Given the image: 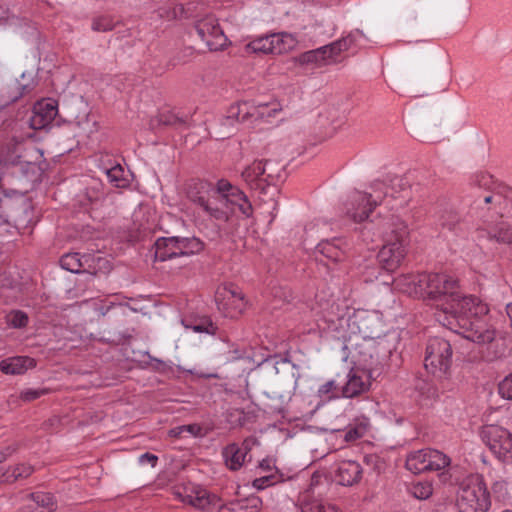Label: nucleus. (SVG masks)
I'll use <instances>...</instances> for the list:
<instances>
[{
    "label": "nucleus",
    "mask_w": 512,
    "mask_h": 512,
    "mask_svg": "<svg viewBox=\"0 0 512 512\" xmlns=\"http://www.w3.org/2000/svg\"><path fill=\"white\" fill-rule=\"evenodd\" d=\"M217 512H236V510L232 506L231 502H228L226 504L220 505Z\"/></svg>",
    "instance_id": "nucleus-64"
},
{
    "label": "nucleus",
    "mask_w": 512,
    "mask_h": 512,
    "mask_svg": "<svg viewBox=\"0 0 512 512\" xmlns=\"http://www.w3.org/2000/svg\"><path fill=\"white\" fill-rule=\"evenodd\" d=\"M346 382L342 383L341 393L345 398H353L368 390V384L363 381L351 369L345 376Z\"/></svg>",
    "instance_id": "nucleus-29"
},
{
    "label": "nucleus",
    "mask_w": 512,
    "mask_h": 512,
    "mask_svg": "<svg viewBox=\"0 0 512 512\" xmlns=\"http://www.w3.org/2000/svg\"><path fill=\"white\" fill-rule=\"evenodd\" d=\"M423 273H407L400 274L397 277L392 278V284L394 288L399 290L402 293H406L408 295H417L421 297L420 284L418 280Z\"/></svg>",
    "instance_id": "nucleus-27"
},
{
    "label": "nucleus",
    "mask_w": 512,
    "mask_h": 512,
    "mask_svg": "<svg viewBox=\"0 0 512 512\" xmlns=\"http://www.w3.org/2000/svg\"><path fill=\"white\" fill-rule=\"evenodd\" d=\"M217 195L223 202L225 208L231 210L232 214L238 211L243 218H249L253 214V206L247 195L227 179H220L216 184Z\"/></svg>",
    "instance_id": "nucleus-10"
},
{
    "label": "nucleus",
    "mask_w": 512,
    "mask_h": 512,
    "mask_svg": "<svg viewBox=\"0 0 512 512\" xmlns=\"http://www.w3.org/2000/svg\"><path fill=\"white\" fill-rule=\"evenodd\" d=\"M385 244L376 256L377 267L371 270H383L388 273L395 272L403 263L410 243L408 225L399 217L392 216L385 223ZM370 269V267H367Z\"/></svg>",
    "instance_id": "nucleus-2"
},
{
    "label": "nucleus",
    "mask_w": 512,
    "mask_h": 512,
    "mask_svg": "<svg viewBox=\"0 0 512 512\" xmlns=\"http://www.w3.org/2000/svg\"><path fill=\"white\" fill-rule=\"evenodd\" d=\"M347 326L352 333L361 338L381 339L384 325L380 315L375 311L355 310L347 319Z\"/></svg>",
    "instance_id": "nucleus-12"
},
{
    "label": "nucleus",
    "mask_w": 512,
    "mask_h": 512,
    "mask_svg": "<svg viewBox=\"0 0 512 512\" xmlns=\"http://www.w3.org/2000/svg\"><path fill=\"white\" fill-rule=\"evenodd\" d=\"M194 29L210 51L221 50L226 45L227 37L214 15L209 14L195 21Z\"/></svg>",
    "instance_id": "nucleus-14"
},
{
    "label": "nucleus",
    "mask_w": 512,
    "mask_h": 512,
    "mask_svg": "<svg viewBox=\"0 0 512 512\" xmlns=\"http://www.w3.org/2000/svg\"><path fill=\"white\" fill-rule=\"evenodd\" d=\"M499 394L508 400H512V373L507 375L498 385Z\"/></svg>",
    "instance_id": "nucleus-53"
},
{
    "label": "nucleus",
    "mask_w": 512,
    "mask_h": 512,
    "mask_svg": "<svg viewBox=\"0 0 512 512\" xmlns=\"http://www.w3.org/2000/svg\"><path fill=\"white\" fill-rule=\"evenodd\" d=\"M479 239H487L498 244H512V225L505 221L488 224L477 229Z\"/></svg>",
    "instance_id": "nucleus-20"
},
{
    "label": "nucleus",
    "mask_w": 512,
    "mask_h": 512,
    "mask_svg": "<svg viewBox=\"0 0 512 512\" xmlns=\"http://www.w3.org/2000/svg\"><path fill=\"white\" fill-rule=\"evenodd\" d=\"M202 209L210 217L222 222H228L234 215L231 213V210L227 208L223 209L218 207L217 205H213V202L211 200L207 202L204 206H202Z\"/></svg>",
    "instance_id": "nucleus-43"
},
{
    "label": "nucleus",
    "mask_w": 512,
    "mask_h": 512,
    "mask_svg": "<svg viewBox=\"0 0 512 512\" xmlns=\"http://www.w3.org/2000/svg\"><path fill=\"white\" fill-rule=\"evenodd\" d=\"M177 496L184 504H188L203 512H211L219 505L220 497L200 485L185 487L183 492H177Z\"/></svg>",
    "instance_id": "nucleus-17"
},
{
    "label": "nucleus",
    "mask_w": 512,
    "mask_h": 512,
    "mask_svg": "<svg viewBox=\"0 0 512 512\" xmlns=\"http://www.w3.org/2000/svg\"><path fill=\"white\" fill-rule=\"evenodd\" d=\"M503 200V197L501 194H492L490 192H483L481 195H478L474 201V204L477 207H482L483 204L489 205V204H500Z\"/></svg>",
    "instance_id": "nucleus-50"
},
{
    "label": "nucleus",
    "mask_w": 512,
    "mask_h": 512,
    "mask_svg": "<svg viewBox=\"0 0 512 512\" xmlns=\"http://www.w3.org/2000/svg\"><path fill=\"white\" fill-rule=\"evenodd\" d=\"M270 38L272 45L274 46L273 54L275 55L283 54L294 46V38L289 33H272L270 34Z\"/></svg>",
    "instance_id": "nucleus-36"
},
{
    "label": "nucleus",
    "mask_w": 512,
    "mask_h": 512,
    "mask_svg": "<svg viewBox=\"0 0 512 512\" xmlns=\"http://www.w3.org/2000/svg\"><path fill=\"white\" fill-rule=\"evenodd\" d=\"M182 323L186 328L191 329L196 333H207L210 335H215L216 331L218 330V327L208 316L184 319Z\"/></svg>",
    "instance_id": "nucleus-31"
},
{
    "label": "nucleus",
    "mask_w": 512,
    "mask_h": 512,
    "mask_svg": "<svg viewBox=\"0 0 512 512\" xmlns=\"http://www.w3.org/2000/svg\"><path fill=\"white\" fill-rule=\"evenodd\" d=\"M37 362L29 356H13L0 361V371L7 375H22L36 366Z\"/></svg>",
    "instance_id": "nucleus-24"
},
{
    "label": "nucleus",
    "mask_w": 512,
    "mask_h": 512,
    "mask_svg": "<svg viewBox=\"0 0 512 512\" xmlns=\"http://www.w3.org/2000/svg\"><path fill=\"white\" fill-rule=\"evenodd\" d=\"M216 187L206 180L191 179L186 184L188 199L202 208L207 202L217 195Z\"/></svg>",
    "instance_id": "nucleus-18"
},
{
    "label": "nucleus",
    "mask_w": 512,
    "mask_h": 512,
    "mask_svg": "<svg viewBox=\"0 0 512 512\" xmlns=\"http://www.w3.org/2000/svg\"><path fill=\"white\" fill-rule=\"evenodd\" d=\"M52 392L50 388H27L20 392L19 398L23 402H32L36 399H39L42 396L48 395Z\"/></svg>",
    "instance_id": "nucleus-46"
},
{
    "label": "nucleus",
    "mask_w": 512,
    "mask_h": 512,
    "mask_svg": "<svg viewBox=\"0 0 512 512\" xmlns=\"http://www.w3.org/2000/svg\"><path fill=\"white\" fill-rule=\"evenodd\" d=\"M121 20H115L110 14H97L91 18V30L98 33L113 31L121 24Z\"/></svg>",
    "instance_id": "nucleus-32"
},
{
    "label": "nucleus",
    "mask_w": 512,
    "mask_h": 512,
    "mask_svg": "<svg viewBox=\"0 0 512 512\" xmlns=\"http://www.w3.org/2000/svg\"><path fill=\"white\" fill-rule=\"evenodd\" d=\"M410 81L413 84H424L430 79L428 71L424 67H415L410 72Z\"/></svg>",
    "instance_id": "nucleus-52"
},
{
    "label": "nucleus",
    "mask_w": 512,
    "mask_h": 512,
    "mask_svg": "<svg viewBox=\"0 0 512 512\" xmlns=\"http://www.w3.org/2000/svg\"><path fill=\"white\" fill-rule=\"evenodd\" d=\"M242 178L248 183L252 189H260L263 193H266L265 186L260 182L255 172L250 166H247L242 172Z\"/></svg>",
    "instance_id": "nucleus-48"
},
{
    "label": "nucleus",
    "mask_w": 512,
    "mask_h": 512,
    "mask_svg": "<svg viewBox=\"0 0 512 512\" xmlns=\"http://www.w3.org/2000/svg\"><path fill=\"white\" fill-rule=\"evenodd\" d=\"M492 176L489 174H481L476 176V184L479 188L487 186L491 182Z\"/></svg>",
    "instance_id": "nucleus-60"
},
{
    "label": "nucleus",
    "mask_w": 512,
    "mask_h": 512,
    "mask_svg": "<svg viewBox=\"0 0 512 512\" xmlns=\"http://www.w3.org/2000/svg\"><path fill=\"white\" fill-rule=\"evenodd\" d=\"M273 47L270 35L261 36L247 45L254 53L262 54H273Z\"/></svg>",
    "instance_id": "nucleus-44"
},
{
    "label": "nucleus",
    "mask_w": 512,
    "mask_h": 512,
    "mask_svg": "<svg viewBox=\"0 0 512 512\" xmlns=\"http://www.w3.org/2000/svg\"><path fill=\"white\" fill-rule=\"evenodd\" d=\"M277 112V108H271L268 104L240 101L229 107L226 119L236 120L238 123L254 124L256 122L268 121Z\"/></svg>",
    "instance_id": "nucleus-11"
},
{
    "label": "nucleus",
    "mask_w": 512,
    "mask_h": 512,
    "mask_svg": "<svg viewBox=\"0 0 512 512\" xmlns=\"http://www.w3.org/2000/svg\"><path fill=\"white\" fill-rule=\"evenodd\" d=\"M34 472V467L28 464H18L14 467L13 479H9L8 483H14L19 479H26Z\"/></svg>",
    "instance_id": "nucleus-51"
},
{
    "label": "nucleus",
    "mask_w": 512,
    "mask_h": 512,
    "mask_svg": "<svg viewBox=\"0 0 512 512\" xmlns=\"http://www.w3.org/2000/svg\"><path fill=\"white\" fill-rule=\"evenodd\" d=\"M295 62L301 66H322L336 63L329 44L301 53L295 57Z\"/></svg>",
    "instance_id": "nucleus-22"
},
{
    "label": "nucleus",
    "mask_w": 512,
    "mask_h": 512,
    "mask_svg": "<svg viewBox=\"0 0 512 512\" xmlns=\"http://www.w3.org/2000/svg\"><path fill=\"white\" fill-rule=\"evenodd\" d=\"M112 308H114V304L113 303H111L109 305L102 304V305H100L97 308V311H98V313L100 315L105 316L109 312V310L112 309Z\"/></svg>",
    "instance_id": "nucleus-63"
},
{
    "label": "nucleus",
    "mask_w": 512,
    "mask_h": 512,
    "mask_svg": "<svg viewBox=\"0 0 512 512\" xmlns=\"http://www.w3.org/2000/svg\"><path fill=\"white\" fill-rule=\"evenodd\" d=\"M445 305L443 312L436 313L440 324L473 343L486 346L488 361L504 356V348H499L503 341L496 338V330L490 324L487 303L462 292L451 304Z\"/></svg>",
    "instance_id": "nucleus-1"
},
{
    "label": "nucleus",
    "mask_w": 512,
    "mask_h": 512,
    "mask_svg": "<svg viewBox=\"0 0 512 512\" xmlns=\"http://www.w3.org/2000/svg\"><path fill=\"white\" fill-rule=\"evenodd\" d=\"M236 512H259L262 508V499L257 495H249L241 499L230 501Z\"/></svg>",
    "instance_id": "nucleus-35"
},
{
    "label": "nucleus",
    "mask_w": 512,
    "mask_h": 512,
    "mask_svg": "<svg viewBox=\"0 0 512 512\" xmlns=\"http://www.w3.org/2000/svg\"><path fill=\"white\" fill-rule=\"evenodd\" d=\"M273 467H274V463L271 458L262 459L259 463V468L266 472L271 471Z\"/></svg>",
    "instance_id": "nucleus-61"
},
{
    "label": "nucleus",
    "mask_w": 512,
    "mask_h": 512,
    "mask_svg": "<svg viewBox=\"0 0 512 512\" xmlns=\"http://www.w3.org/2000/svg\"><path fill=\"white\" fill-rule=\"evenodd\" d=\"M26 88H27L26 85H22L21 83H19L16 80V82H15V89H16L17 92L14 95L11 96V101L15 102L18 99H20L24 95V91L26 90Z\"/></svg>",
    "instance_id": "nucleus-59"
},
{
    "label": "nucleus",
    "mask_w": 512,
    "mask_h": 512,
    "mask_svg": "<svg viewBox=\"0 0 512 512\" xmlns=\"http://www.w3.org/2000/svg\"><path fill=\"white\" fill-rule=\"evenodd\" d=\"M251 169L255 172L256 176L259 178L260 182L265 186V181L262 178H265V161L258 160L254 161L251 165H249Z\"/></svg>",
    "instance_id": "nucleus-55"
},
{
    "label": "nucleus",
    "mask_w": 512,
    "mask_h": 512,
    "mask_svg": "<svg viewBox=\"0 0 512 512\" xmlns=\"http://www.w3.org/2000/svg\"><path fill=\"white\" fill-rule=\"evenodd\" d=\"M480 437L496 458L506 465H512V433L496 424L481 428Z\"/></svg>",
    "instance_id": "nucleus-7"
},
{
    "label": "nucleus",
    "mask_w": 512,
    "mask_h": 512,
    "mask_svg": "<svg viewBox=\"0 0 512 512\" xmlns=\"http://www.w3.org/2000/svg\"><path fill=\"white\" fill-rule=\"evenodd\" d=\"M149 359H150V365L153 370L160 372V373H165L168 370V365L163 360L152 357L150 355H149Z\"/></svg>",
    "instance_id": "nucleus-57"
},
{
    "label": "nucleus",
    "mask_w": 512,
    "mask_h": 512,
    "mask_svg": "<svg viewBox=\"0 0 512 512\" xmlns=\"http://www.w3.org/2000/svg\"><path fill=\"white\" fill-rule=\"evenodd\" d=\"M62 119L58 115V102L53 98L37 101L30 118V126L34 130L51 129L60 126Z\"/></svg>",
    "instance_id": "nucleus-15"
},
{
    "label": "nucleus",
    "mask_w": 512,
    "mask_h": 512,
    "mask_svg": "<svg viewBox=\"0 0 512 512\" xmlns=\"http://www.w3.org/2000/svg\"><path fill=\"white\" fill-rule=\"evenodd\" d=\"M361 465L352 460L343 461L338 465L335 473V481L342 486H353L362 479Z\"/></svg>",
    "instance_id": "nucleus-23"
},
{
    "label": "nucleus",
    "mask_w": 512,
    "mask_h": 512,
    "mask_svg": "<svg viewBox=\"0 0 512 512\" xmlns=\"http://www.w3.org/2000/svg\"><path fill=\"white\" fill-rule=\"evenodd\" d=\"M28 316L21 310H14L10 313L8 323L13 328H24L28 324Z\"/></svg>",
    "instance_id": "nucleus-49"
},
{
    "label": "nucleus",
    "mask_w": 512,
    "mask_h": 512,
    "mask_svg": "<svg viewBox=\"0 0 512 512\" xmlns=\"http://www.w3.org/2000/svg\"><path fill=\"white\" fill-rule=\"evenodd\" d=\"M385 236V230L380 227L375 230V224L372 220L366 221L360 229V237L366 243L375 242L377 238Z\"/></svg>",
    "instance_id": "nucleus-42"
},
{
    "label": "nucleus",
    "mask_w": 512,
    "mask_h": 512,
    "mask_svg": "<svg viewBox=\"0 0 512 512\" xmlns=\"http://www.w3.org/2000/svg\"><path fill=\"white\" fill-rule=\"evenodd\" d=\"M453 349L448 340L442 337L428 339L425 349L424 367L433 376L443 379L450 374Z\"/></svg>",
    "instance_id": "nucleus-6"
},
{
    "label": "nucleus",
    "mask_w": 512,
    "mask_h": 512,
    "mask_svg": "<svg viewBox=\"0 0 512 512\" xmlns=\"http://www.w3.org/2000/svg\"><path fill=\"white\" fill-rule=\"evenodd\" d=\"M205 248V243L198 237H180V249L183 256L199 254Z\"/></svg>",
    "instance_id": "nucleus-40"
},
{
    "label": "nucleus",
    "mask_w": 512,
    "mask_h": 512,
    "mask_svg": "<svg viewBox=\"0 0 512 512\" xmlns=\"http://www.w3.org/2000/svg\"><path fill=\"white\" fill-rule=\"evenodd\" d=\"M435 223L441 229L460 235L467 229L463 214L456 208L455 203L448 196H440L432 206Z\"/></svg>",
    "instance_id": "nucleus-9"
},
{
    "label": "nucleus",
    "mask_w": 512,
    "mask_h": 512,
    "mask_svg": "<svg viewBox=\"0 0 512 512\" xmlns=\"http://www.w3.org/2000/svg\"><path fill=\"white\" fill-rule=\"evenodd\" d=\"M138 462L141 465L149 464L151 467H155L158 462V456L153 453L146 452L139 456Z\"/></svg>",
    "instance_id": "nucleus-56"
},
{
    "label": "nucleus",
    "mask_w": 512,
    "mask_h": 512,
    "mask_svg": "<svg viewBox=\"0 0 512 512\" xmlns=\"http://www.w3.org/2000/svg\"><path fill=\"white\" fill-rule=\"evenodd\" d=\"M418 283L421 298L435 302L438 312H443L445 304H451L462 293L459 279L447 273L423 272Z\"/></svg>",
    "instance_id": "nucleus-3"
},
{
    "label": "nucleus",
    "mask_w": 512,
    "mask_h": 512,
    "mask_svg": "<svg viewBox=\"0 0 512 512\" xmlns=\"http://www.w3.org/2000/svg\"><path fill=\"white\" fill-rule=\"evenodd\" d=\"M371 427L370 419L366 416L356 417L344 430V440L354 442L364 437Z\"/></svg>",
    "instance_id": "nucleus-30"
},
{
    "label": "nucleus",
    "mask_w": 512,
    "mask_h": 512,
    "mask_svg": "<svg viewBox=\"0 0 512 512\" xmlns=\"http://www.w3.org/2000/svg\"><path fill=\"white\" fill-rule=\"evenodd\" d=\"M190 117L188 115L180 116L172 111L160 112L155 119L151 120V127H171L174 129H186L189 127Z\"/></svg>",
    "instance_id": "nucleus-26"
},
{
    "label": "nucleus",
    "mask_w": 512,
    "mask_h": 512,
    "mask_svg": "<svg viewBox=\"0 0 512 512\" xmlns=\"http://www.w3.org/2000/svg\"><path fill=\"white\" fill-rule=\"evenodd\" d=\"M342 382L337 380H329L320 386L318 392L321 395H328L329 393H338L341 391Z\"/></svg>",
    "instance_id": "nucleus-54"
},
{
    "label": "nucleus",
    "mask_w": 512,
    "mask_h": 512,
    "mask_svg": "<svg viewBox=\"0 0 512 512\" xmlns=\"http://www.w3.org/2000/svg\"><path fill=\"white\" fill-rule=\"evenodd\" d=\"M361 38H364L363 32L359 29H355L347 36L330 43L329 45L336 63L338 62V57L342 52L350 49H357L359 47L358 41Z\"/></svg>",
    "instance_id": "nucleus-28"
},
{
    "label": "nucleus",
    "mask_w": 512,
    "mask_h": 512,
    "mask_svg": "<svg viewBox=\"0 0 512 512\" xmlns=\"http://www.w3.org/2000/svg\"><path fill=\"white\" fill-rule=\"evenodd\" d=\"M302 512H338V508L329 503L313 500L303 505Z\"/></svg>",
    "instance_id": "nucleus-47"
},
{
    "label": "nucleus",
    "mask_w": 512,
    "mask_h": 512,
    "mask_svg": "<svg viewBox=\"0 0 512 512\" xmlns=\"http://www.w3.org/2000/svg\"><path fill=\"white\" fill-rule=\"evenodd\" d=\"M451 459L443 452L424 448L410 452L405 461V468L411 473L435 472L445 469L450 465Z\"/></svg>",
    "instance_id": "nucleus-8"
},
{
    "label": "nucleus",
    "mask_w": 512,
    "mask_h": 512,
    "mask_svg": "<svg viewBox=\"0 0 512 512\" xmlns=\"http://www.w3.org/2000/svg\"><path fill=\"white\" fill-rule=\"evenodd\" d=\"M283 474L278 470L274 474L262 476L253 480L252 485L257 490H263L269 486H272L278 482H283Z\"/></svg>",
    "instance_id": "nucleus-45"
},
{
    "label": "nucleus",
    "mask_w": 512,
    "mask_h": 512,
    "mask_svg": "<svg viewBox=\"0 0 512 512\" xmlns=\"http://www.w3.org/2000/svg\"><path fill=\"white\" fill-rule=\"evenodd\" d=\"M83 259L84 254L81 255L78 252H69L61 256L59 264L61 268L66 271L81 274L83 272Z\"/></svg>",
    "instance_id": "nucleus-34"
},
{
    "label": "nucleus",
    "mask_w": 512,
    "mask_h": 512,
    "mask_svg": "<svg viewBox=\"0 0 512 512\" xmlns=\"http://www.w3.org/2000/svg\"><path fill=\"white\" fill-rule=\"evenodd\" d=\"M83 261V272L90 276L100 277L107 275L112 270V264L110 260L104 256H100L93 253L84 254Z\"/></svg>",
    "instance_id": "nucleus-25"
},
{
    "label": "nucleus",
    "mask_w": 512,
    "mask_h": 512,
    "mask_svg": "<svg viewBox=\"0 0 512 512\" xmlns=\"http://www.w3.org/2000/svg\"><path fill=\"white\" fill-rule=\"evenodd\" d=\"M371 188L381 195L382 201L388 197L400 200L399 206L405 205L410 198L411 184L407 176H387L384 181H374Z\"/></svg>",
    "instance_id": "nucleus-13"
},
{
    "label": "nucleus",
    "mask_w": 512,
    "mask_h": 512,
    "mask_svg": "<svg viewBox=\"0 0 512 512\" xmlns=\"http://www.w3.org/2000/svg\"><path fill=\"white\" fill-rule=\"evenodd\" d=\"M108 181L116 188H126L130 185V180L125 175L124 168L120 164H115L105 170Z\"/></svg>",
    "instance_id": "nucleus-37"
},
{
    "label": "nucleus",
    "mask_w": 512,
    "mask_h": 512,
    "mask_svg": "<svg viewBox=\"0 0 512 512\" xmlns=\"http://www.w3.org/2000/svg\"><path fill=\"white\" fill-rule=\"evenodd\" d=\"M490 506V493L482 475H470L460 484L456 497L458 512H487Z\"/></svg>",
    "instance_id": "nucleus-4"
},
{
    "label": "nucleus",
    "mask_w": 512,
    "mask_h": 512,
    "mask_svg": "<svg viewBox=\"0 0 512 512\" xmlns=\"http://www.w3.org/2000/svg\"><path fill=\"white\" fill-rule=\"evenodd\" d=\"M28 498L37 504V506L46 509L48 512H54L57 509V500L54 494L50 492H32Z\"/></svg>",
    "instance_id": "nucleus-39"
},
{
    "label": "nucleus",
    "mask_w": 512,
    "mask_h": 512,
    "mask_svg": "<svg viewBox=\"0 0 512 512\" xmlns=\"http://www.w3.org/2000/svg\"><path fill=\"white\" fill-rule=\"evenodd\" d=\"M184 434L183 425L174 427L170 430L169 435L175 438H181Z\"/></svg>",
    "instance_id": "nucleus-62"
},
{
    "label": "nucleus",
    "mask_w": 512,
    "mask_h": 512,
    "mask_svg": "<svg viewBox=\"0 0 512 512\" xmlns=\"http://www.w3.org/2000/svg\"><path fill=\"white\" fill-rule=\"evenodd\" d=\"M407 493L418 500H426L433 493L432 483L429 481H414L407 485Z\"/></svg>",
    "instance_id": "nucleus-38"
},
{
    "label": "nucleus",
    "mask_w": 512,
    "mask_h": 512,
    "mask_svg": "<svg viewBox=\"0 0 512 512\" xmlns=\"http://www.w3.org/2000/svg\"><path fill=\"white\" fill-rule=\"evenodd\" d=\"M335 241V239L332 241L323 240L316 246V250L327 259L338 262L342 259L343 252L338 245L335 244Z\"/></svg>",
    "instance_id": "nucleus-41"
},
{
    "label": "nucleus",
    "mask_w": 512,
    "mask_h": 512,
    "mask_svg": "<svg viewBox=\"0 0 512 512\" xmlns=\"http://www.w3.org/2000/svg\"><path fill=\"white\" fill-rule=\"evenodd\" d=\"M265 187L269 185L276 186L279 182H282L285 177L284 166L273 160H265Z\"/></svg>",
    "instance_id": "nucleus-33"
},
{
    "label": "nucleus",
    "mask_w": 512,
    "mask_h": 512,
    "mask_svg": "<svg viewBox=\"0 0 512 512\" xmlns=\"http://www.w3.org/2000/svg\"><path fill=\"white\" fill-rule=\"evenodd\" d=\"M155 259L160 262L182 257L183 252L180 249V236L159 237L154 243Z\"/></svg>",
    "instance_id": "nucleus-21"
},
{
    "label": "nucleus",
    "mask_w": 512,
    "mask_h": 512,
    "mask_svg": "<svg viewBox=\"0 0 512 512\" xmlns=\"http://www.w3.org/2000/svg\"><path fill=\"white\" fill-rule=\"evenodd\" d=\"M387 344L384 339L361 338L354 346V362L371 377L379 376L391 353Z\"/></svg>",
    "instance_id": "nucleus-5"
},
{
    "label": "nucleus",
    "mask_w": 512,
    "mask_h": 512,
    "mask_svg": "<svg viewBox=\"0 0 512 512\" xmlns=\"http://www.w3.org/2000/svg\"><path fill=\"white\" fill-rule=\"evenodd\" d=\"M184 433H189L194 437L203 436V428L197 423L183 425Z\"/></svg>",
    "instance_id": "nucleus-58"
},
{
    "label": "nucleus",
    "mask_w": 512,
    "mask_h": 512,
    "mask_svg": "<svg viewBox=\"0 0 512 512\" xmlns=\"http://www.w3.org/2000/svg\"><path fill=\"white\" fill-rule=\"evenodd\" d=\"M382 202L381 195L377 193H366L356 191L350 196L349 207L346 208V214L354 222L369 221V215L374 208Z\"/></svg>",
    "instance_id": "nucleus-16"
},
{
    "label": "nucleus",
    "mask_w": 512,
    "mask_h": 512,
    "mask_svg": "<svg viewBox=\"0 0 512 512\" xmlns=\"http://www.w3.org/2000/svg\"><path fill=\"white\" fill-rule=\"evenodd\" d=\"M250 450L251 444L248 439H245L241 445L237 443L228 444L222 450L226 466L231 471L239 470L246 461H251V456L247 459Z\"/></svg>",
    "instance_id": "nucleus-19"
}]
</instances>
